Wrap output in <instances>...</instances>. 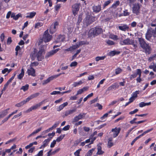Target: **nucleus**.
<instances>
[{"label":"nucleus","mask_w":156,"mask_h":156,"mask_svg":"<svg viewBox=\"0 0 156 156\" xmlns=\"http://www.w3.org/2000/svg\"><path fill=\"white\" fill-rule=\"evenodd\" d=\"M138 40L140 46L145 51L146 54H149L150 53L151 48L148 44H147L144 39L142 37H138Z\"/></svg>","instance_id":"obj_1"},{"label":"nucleus","mask_w":156,"mask_h":156,"mask_svg":"<svg viewBox=\"0 0 156 156\" xmlns=\"http://www.w3.org/2000/svg\"><path fill=\"white\" fill-rule=\"evenodd\" d=\"M102 32V29L100 27H95L90 29L89 33L94 36H97Z\"/></svg>","instance_id":"obj_2"},{"label":"nucleus","mask_w":156,"mask_h":156,"mask_svg":"<svg viewBox=\"0 0 156 156\" xmlns=\"http://www.w3.org/2000/svg\"><path fill=\"white\" fill-rule=\"evenodd\" d=\"M95 17L91 16L90 15H87L86 17L84 19V23L86 24L87 26L91 23L95 21Z\"/></svg>","instance_id":"obj_3"},{"label":"nucleus","mask_w":156,"mask_h":156,"mask_svg":"<svg viewBox=\"0 0 156 156\" xmlns=\"http://www.w3.org/2000/svg\"><path fill=\"white\" fill-rule=\"evenodd\" d=\"M52 38V36L48 33V30H46L44 33L43 37V40L45 42L49 41Z\"/></svg>","instance_id":"obj_4"},{"label":"nucleus","mask_w":156,"mask_h":156,"mask_svg":"<svg viewBox=\"0 0 156 156\" xmlns=\"http://www.w3.org/2000/svg\"><path fill=\"white\" fill-rule=\"evenodd\" d=\"M44 53V49L41 48L37 53L34 54V55L37 57L38 61H40L43 58L42 55Z\"/></svg>","instance_id":"obj_5"},{"label":"nucleus","mask_w":156,"mask_h":156,"mask_svg":"<svg viewBox=\"0 0 156 156\" xmlns=\"http://www.w3.org/2000/svg\"><path fill=\"white\" fill-rule=\"evenodd\" d=\"M133 40L129 38L123 40L121 39L120 41L119 44L121 45H130L131 44H132V41Z\"/></svg>","instance_id":"obj_6"},{"label":"nucleus","mask_w":156,"mask_h":156,"mask_svg":"<svg viewBox=\"0 0 156 156\" xmlns=\"http://www.w3.org/2000/svg\"><path fill=\"white\" fill-rule=\"evenodd\" d=\"M58 23L57 22L52 23L51 26L49 31L51 34H53L56 31V28L58 27Z\"/></svg>","instance_id":"obj_7"},{"label":"nucleus","mask_w":156,"mask_h":156,"mask_svg":"<svg viewBox=\"0 0 156 156\" xmlns=\"http://www.w3.org/2000/svg\"><path fill=\"white\" fill-rule=\"evenodd\" d=\"M140 6L138 3H135L133 5V12L134 13L137 15L140 13Z\"/></svg>","instance_id":"obj_8"},{"label":"nucleus","mask_w":156,"mask_h":156,"mask_svg":"<svg viewBox=\"0 0 156 156\" xmlns=\"http://www.w3.org/2000/svg\"><path fill=\"white\" fill-rule=\"evenodd\" d=\"M80 5L79 4L76 3L73 5L72 6L73 12L75 16L77 14L79 10Z\"/></svg>","instance_id":"obj_9"},{"label":"nucleus","mask_w":156,"mask_h":156,"mask_svg":"<svg viewBox=\"0 0 156 156\" xmlns=\"http://www.w3.org/2000/svg\"><path fill=\"white\" fill-rule=\"evenodd\" d=\"M141 71L140 69H137L136 70V73H134L133 74H131L130 76V79L132 80V79L136 78L137 76H141Z\"/></svg>","instance_id":"obj_10"},{"label":"nucleus","mask_w":156,"mask_h":156,"mask_svg":"<svg viewBox=\"0 0 156 156\" xmlns=\"http://www.w3.org/2000/svg\"><path fill=\"white\" fill-rule=\"evenodd\" d=\"M141 71L140 69H137L136 70V73H134L133 74H131L130 76V79L132 80V79L136 78L137 76H141Z\"/></svg>","instance_id":"obj_11"},{"label":"nucleus","mask_w":156,"mask_h":156,"mask_svg":"<svg viewBox=\"0 0 156 156\" xmlns=\"http://www.w3.org/2000/svg\"><path fill=\"white\" fill-rule=\"evenodd\" d=\"M141 71L140 69H137L136 70V73H134L133 74H131L130 76V79L132 80V79L136 78L137 76H141Z\"/></svg>","instance_id":"obj_12"},{"label":"nucleus","mask_w":156,"mask_h":156,"mask_svg":"<svg viewBox=\"0 0 156 156\" xmlns=\"http://www.w3.org/2000/svg\"><path fill=\"white\" fill-rule=\"evenodd\" d=\"M152 35H153V30L152 29L149 30L146 34V39L149 40Z\"/></svg>","instance_id":"obj_13"},{"label":"nucleus","mask_w":156,"mask_h":156,"mask_svg":"<svg viewBox=\"0 0 156 156\" xmlns=\"http://www.w3.org/2000/svg\"><path fill=\"white\" fill-rule=\"evenodd\" d=\"M121 130L120 128L115 127L114 129H112V131L113 132V137L115 138L118 136Z\"/></svg>","instance_id":"obj_14"},{"label":"nucleus","mask_w":156,"mask_h":156,"mask_svg":"<svg viewBox=\"0 0 156 156\" xmlns=\"http://www.w3.org/2000/svg\"><path fill=\"white\" fill-rule=\"evenodd\" d=\"M59 48H57L48 52L46 55V57H49L52 56L56 53L59 50Z\"/></svg>","instance_id":"obj_15"},{"label":"nucleus","mask_w":156,"mask_h":156,"mask_svg":"<svg viewBox=\"0 0 156 156\" xmlns=\"http://www.w3.org/2000/svg\"><path fill=\"white\" fill-rule=\"evenodd\" d=\"M51 139V138H49L45 140L43 142V144L39 148L40 149L44 148L48 144V143H49V142H50Z\"/></svg>","instance_id":"obj_16"},{"label":"nucleus","mask_w":156,"mask_h":156,"mask_svg":"<svg viewBox=\"0 0 156 156\" xmlns=\"http://www.w3.org/2000/svg\"><path fill=\"white\" fill-rule=\"evenodd\" d=\"M92 9L94 12L98 13L101 10V7L100 5H94L93 6Z\"/></svg>","instance_id":"obj_17"},{"label":"nucleus","mask_w":156,"mask_h":156,"mask_svg":"<svg viewBox=\"0 0 156 156\" xmlns=\"http://www.w3.org/2000/svg\"><path fill=\"white\" fill-rule=\"evenodd\" d=\"M27 73L29 75H31L33 76H35V70L32 68H31L29 69H28L27 71Z\"/></svg>","instance_id":"obj_18"},{"label":"nucleus","mask_w":156,"mask_h":156,"mask_svg":"<svg viewBox=\"0 0 156 156\" xmlns=\"http://www.w3.org/2000/svg\"><path fill=\"white\" fill-rule=\"evenodd\" d=\"M89 87H84L82 89H80L78 90L76 95L80 94L82 93L83 92L87 91L88 90Z\"/></svg>","instance_id":"obj_19"},{"label":"nucleus","mask_w":156,"mask_h":156,"mask_svg":"<svg viewBox=\"0 0 156 156\" xmlns=\"http://www.w3.org/2000/svg\"><path fill=\"white\" fill-rule=\"evenodd\" d=\"M118 27L120 30L123 31H125L128 30L129 28L128 25L126 24H123L119 26Z\"/></svg>","instance_id":"obj_20"},{"label":"nucleus","mask_w":156,"mask_h":156,"mask_svg":"<svg viewBox=\"0 0 156 156\" xmlns=\"http://www.w3.org/2000/svg\"><path fill=\"white\" fill-rule=\"evenodd\" d=\"M39 94H40L39 93L34 94L30 96L26 99H27V101L28 102L30 100H31L32 99L34 98H35L37 97L38 96Z\"/></svg>","instance_id":"obj_21"},{"label":"nucleus","mask_w":156,"mask_h":156,"mask_svg":"<svg viewBox=\"0 0 156 156\" xmlns=\"http://www.w3.org/2000/svg\"><path fill=\"white\" fill-rule=\"evenodd\" d=\"M68 104L67 102H65L63 104L60 105L57 108V110L58 111H60L62 110L64 107L67 106Z\"/></svg>","instance_id":"obj_22"},{"label":"nucleus","mask_w":156,"mask_h":156,"mask_svg":"<svg viewBox=\"0 0 156 156\" xmlns=\"http://www.w3.org/2000/svg\"><path fill=\"white\" fill-rule=\"evenodd\" d=\"M83 82L82 80H80L77 82H74L72 84V86L74 87H76L81 85L83 84Z\"/></svg>","instance_id":"obj_23"},{"label":"nucleus","mask_w":156,"mask_h":156,"mask_svg":"<svg viewBox=\"0 0 156 156\" xmlns=\"http://www.w3.org/2000/svg\"><path fill=\"white\" fill-rule=\"evenodd\" d=\"M28 101H27V99H26V100H23L19 103H17L15 105V106L17 107H20L21 106L23 105L24 104H25L27 102H28Z\"/></svg>","instance_id":"obj_24"},{"label":"nucleus","mask_w":156,"mask_h":156,"mask_svg":"<svg viewBox=\"0 0 156 156\" xmlns=\"http://www.w3.org/2000/svg\"><path fill=\"white\" fill-rule=\"evenodd\" d=\"M53 79H54V78L53 76H51L46 80H44L42 83V84L44 85H45L49 82L51 81Z\"/></svg>","instance_id":"obj_25"},{"label":"nucleus","mask_w":156,"mask_h":156,"mask_svg":"<svg viewBox=\"0 0 156 156\" xmlns=\"http://www.w3.org/2000/svg\"><path fill=\"white\" fill-rule=\"evenodd\" d=\"M80 45V42L78 44H76V45H73L70 47L71 50V52L73 51L74 50L77 48Z\"/></svg>","instance_id":"obj_26"},{"label":"nucleus","mask_w":156,"mask_h":156,"mask_svg":"<svg viewBox=\"0 0 156 156\" xmlns=\"http://www.w3.org/2000/svg\"><path fill=\"white\" fill-rule=\"evenodd\" d=\"M65 39V37L64 36L60 35L58 36L57 38L56 42H60L61 41H64Z\"/></svg>","instance_id":"obj_27"},{"label":"nucleus","mask_w":156,"mask_h":156,"mask_svg":"<svg viewBox=\"0 0 156 156\" xmlns=\"http://www.w3.org/2000/svg\"><path fill=\"white\" fill-rule=\"evenodd\" d=\"M151 104V102H149L148 103H145L144 102H142L139 103V106L140 107L142 108L146 106L149 105Z\"/></svg>","instance_id":"obj_28"},{"label":"nucleus","mask_w":156,"mask_h":156,"mask_svg":"<svg viewBox=\"0 0 156 156\" xmlns=\"http://www.w3.org/2000/svg\"><path fill=\"white\" fill-rule=\"evenodd\" d=\"M9 109V108L7 109H6L0 112V117H3L5 116L7 114V111Z\"/></svg>","instance_id":"obj_29"},{"label":"nucleus","mask_w":156,"mask_h":156,"mask_svg":"<svg viewBox=\"0 0 156 156\" xmlns=\"http://www.w3.org/2000/svg\"><path fill=\"white\" fill-rule=\"evenodd\" d=\"M97 149L98 152L97 154L101 155L104 153V152L101 150V147L100 146H98Z\"/></svg>","instance_id":"obj_30"},{"label":"nucleus","mask_w":156,"mask_h":156,"mask_svg":"<svg viewBox=\"0 0 156 156\" xmlns=\"http://www.w3.org/2000/svg\"><path fill=\"white\" fill-rule=\"evenodd\" d=\"M43 101H42V102H41L35 105H34L33 106H32V107L33 108V110H35L37 109L38 107H39L40 106H41L43 104Z\"/></svg>","instance_id":"obj_31"},{"label":"nucleus","mask_w":156,"mask_h":156,"mask_svg":"<svg viewBox=\"0 0 156 156\" xmlns=\"http://www.w3.org/2000/svg\"><path fill=\"white\" fill-rule=\"evenodd\" d=\"M36 13L35 12H31L28 14L29 15L26 16V17L27 18H33L36 15Z\"/></svg>","instance_id":"obj_32"},{"label":"nucleus","mask_w":156,"mask_h":156,"mask_svg":"<svg viewBox=\"0 0 156 156\" xmlns=\"http://www.w3.org/2000/svg\"><path fill=\"white\" fill-rule=\"evenodd\" d=\"M24 75V72L23 69H21V73L18 76V78L20 80H21Z\"/></svg>","instance_id":"obj_33"},{"label":"nucleus","mask_w":156,"mask_h":156,"mask_svg":"<svg viewBox=\"0 0 156 156\" xmlns=\"http://www.w3.org/2000/svg\"><path fill=\"white\" fill-rule=\"evenodd\" d=\"M14 76L15 75L12 76V77L7 81L6 84L4 85V86L7 87L9 84L11 83L12 80L14 79Z\"/></svg>","instance_id":"obj_34"},{"label":"nucleus","mask_w":156,"mask_h":156,"mask_svg":"<svg viewBox=\"0 0 156 156\" xmlns=\"http://www.w3.org/2000/svg\"><path fill=\"white\" fill-rule=\"evenodd\" d=\"M75 111L76 110L75 109L67 111L66 112L65 116H67L73 113V112H75Z\"/></svg>","instance_id":"obj_35"},{"label":"nucleus","mask_w":156,"mask_h":156,"mask_svg":"<svg viewBox=\"0 0 156 156\" xmlns=\"http://www.w3.org/2000/svg\"><path fill=\"white\" fill-rule=\"evenodd\" d=\"M122 69L119 68H117L115 69V74L116 75H118L122 72Z\"/></svg>","instance_id":"obj_36"},{"label":"nucleus","mask_w":156,"mask_h":156,"mask_svg":"<svg viewBox=\"0 0 156 156\" xmlns=\"http://www.w3.org/2000/svg\"><path fill=\"white\" fill-rule=\"evenodd\" d=\"M119 1H117L112 5V7L113 9H115L119 5Z\"/></svg>","instance_id":"obj_37"},{"label":"nucleus","mask_w":156,"mask_h":156,"mask_svg":"<svg viewBox=\"0 0 156 156\" xmlns=\"http://www.w3.org/2000/svg\"><path fill=\"white\" fill-rule=\"evenodd\" d=\"M110 38L114 40H117L119 39L118 36L114 34H111L110 36Z\"/></svg>","instance_id":"obj_38"},{"label":"nucleus","mask_w":156,"mask_h":156,"mask_svg":"<svg viewBox=\"0 0 156 156\" xmlns=\"http://www.w3.org/2000/svg\"><path fill=\"white\" fill-rule=\"evenodd\" d=\"M29 87V85L27 84H26L25 86H23L21 88V90H22L24 91H25L27 90Z\"/></svg>","instance_id":"obj_39"},{"label":"nucleus","mask_w":156,"mask_h":156,"mask_svg":"<svg viewBox=\"0 0 156 156\" xmlns=\"http://www.w3.org/2000/svg\"><path fill=\"white\" fill-rule=\"evenodd\" d=\"M65 135H61L59 137H58L56 140V141L58 142L60 141L64 137Z\"/></svg>","instance_id":"obj_40"},{"label":"nucleus","mask_w":156,"mask_h":156,"mask_svg":"<svg viewBox=\"0 0 156 156\" xmlns=\"http://www.w3.org/2000/svg\"><path fill=\"white\" fill-rule=\"evenodd\" d=\"M153 130V128H151L150 129H148L145 131H144L143 133L140 135L139 136L140 137L143 136L144 135L146 134V133L150 132L152 130Z\"/></svg>","instance_id":"obj_41"},{"label":"nucleus","mask_w":156,"mask_h":156,"mask_svg":"<svg viewBox=\"0 0 156 156\" xmlns=\"http://www.w3.org/2000/svg\"><path fill=\"white\" fill-rule=\"evenodd\" d=\"M42 128L41 127H40L38 129H37L35 131L33 132L32 133L30 134L31 136H33L34 134L37 133L38 132L41 131V130Z\"/></svg>","instance_id":"obj_42"},{"label":"nucleus","mask_w":156,"mask_h":156,"mask_svg":"<svg viewBox=\"0 0 156 156\" xmlns=\"http://www.w3.org/2000/svg\"><path fill=\"white\" fill-rule=\"evenodd\" d=\"M116 85H112L109 87L107 89V90L110 91L112 90L113 89L116 88Z\"/></svg>","instance_id":"obj_43"},{"label":"nucleus","mask_w":156,"mask_h":156,"mask_svg":"<svg viewBox=\"0 0 156 156\" xmlns=\"http://www.w3.org/2000/svg\"><path fill=\"white\" fill-rule=\"evenodd\" d=\"M132 44H131L130 45H132L134 47V48L133 49V50L134 51H136V48L137 47V46L136 44L134 43V40H133L132 41Z\"/></svg>","instance_id":"obj_44"},{"label":"nucleus","mask_w":156,"mask_h":156,"mask_svg":"<svg viewBox=\"0 0 156 156\" xmlns=\"http://www.w3.org/2000/svg\"><path fill=\"white\" fill-rule=\"evenodd\" d=\"M105 58V56H98L95 58V60L96 61H98L100 60H103Z\"/></svg>","instance_id":"obj_45"},{"label":"nucleus","mask_w":156,"mask_h":156,"mask_svg":"<svg viewBox=\"0 0 156 156\" xmlns=\"http://www.w3.org/2000/svg\"><path fill=\"white\" fill-rule=\"evenodd\" d=\"M43 26V24L42 23L40 22H38L37 23H36L35 26V28H39V27L42 26Z\"/></svg>","instance_id":"obj_46"},{"label":"nucleus","mask_w":156,"mask_h":156,"mask_svg":"<svg viewBox=\"0 0 156 156\" xmlns=\"http://www.w3.org/2000/svg\"><path fill=\"white\" fill-rule=\"evenodd\" d=\"M139 91H136L135 92L133 93V95L132 96L133 97L135 98L137 97V94H139Z\"/></svg>","instance_id":"obj_47"},{"label":"nucleus","mask_w":156,"mask_h":156,"mask_svg":"<svg viewBox=\"0 0 156 156\" xmlns=\"http://www.w3.org/2000/svg\"><path fill=\"white\" fill-rule=\"evenodd\" d=\"M94 150V149L93 148L91 150H89L87 153V156H91L93 151Z\"/></svg>","instance_id":"obj_48"},{"label":"nucleus","mask_w":156,"mask_h":156,"mask_svg":"<svg viewBox=\"0 0 156 156\" xmlns=\"http://www.w3.org/2000/svg\"><path fill=\"white\" fill-rule=\"evenodd\" d=\"M111 2V0H109L105 2L103 5L104 8L108 5Z\"/></svg>","instance_id":"obj_49"},{"label":"nucleus","mask_w":156,"mask_h":156,"mask_svg":"<svg viewBox=\"0 0 156 156\" xmlns=\"http://www.w3.org/2000/svg\"><path fill=\"white\" fill-rule=\"evenodd\" d=\"M106 43L108 44L109 45H112L115 44L114 42L113 41L109 40L106 41Z\"/></svg>","instance_id":"obj_50"},{"label":"nucleus","mask_w":156,"mask_h":156,"mask_svg":"<svg viewBox=\"0 0 156 156\" xmlns=\"http://www.w3.org/2000/svg\"><path fill=\"white\" fill-rule=\"evenodd\" d=\"M155 58H156V54H155L150 57L148 59V61L150 62L154 59Z\"/></svg>","instance_id":"obj_51"},{"label":"nucleus","mask_w":156,"mask_h":156,"mask_svg":"<svg viewBox=\"0 0 156 156\" xmlns=\"http://www.w3.org/2000/svg\"><path fill=\"white\" fill-rule=\"evenodd\" d=\"M82 20V16L81 15H80L77 19V23L79 24V23H80Z\"/></svg>","instance_id":"obj_52"},{"label":"nucleus","mask_w":156,"mask_h":156,"mask_svg":"<svg viewBox=\"0 0 156 156\" xmlns=\"http://www.w3.org/2000/svg\"><path fill=\"white\" fill-rule=\"evenodd\" d=\"M140 138V137L139 136L136 137V138H135L131 143V145H133V144L135 142V141Z\"/></svg>","instance_id":"obj_53"},{"label":"nucleus","mask_w":156,"mask_h":156,"mask_svg":"<svg viewBox=\"0 0 156 156\" xmlns=\"http://www.w3.org/2000/svg\"><path fill=\"white\" fill-rule=\"evenodd\" d=\"M5 36L4 34V33H2L1 35V36L0 37V38L1 40V41L2 42H3L4 41V39H5Z\"/></svg>","instance_id":"obj_54"},{"label":"nucleus","mask_w":156,"mask_h":156,"mask_svg":"<svg viewBox=\"0 0 156 156\" xmlns=\"http://www.w3.org/2000/svg\"><path fill=\"white\" fill-rule=\"evenodd\" d=\"M56 140H54L51 143V145H50V147L51 148L53 147L56 144Z\"/></svg>","instance_id":"obj_55"},{"label":"nucleus","mask_w":156,"mask_h":156,"mask_svg":"<svg viewBox=\"0 0 156 156\" xmlns=\"http://www.w3.org/2000/svg\"><path fill=\"white\" fill-rule=\"evenodd\" d=\"M77 62L74 61L72 62L70 65V67L76 66H77Z\"/></svg>","instance_id":"obj_56"},{"label":"nucleus","mask_w":156,"mask_h":156,"mask_svg":"<svg viewBox=\"0 0 156 156\" xmlns=\"http://www.w3.org/2000/svg\"><path fill=\"white\" fill-rule=\"evenodd\" d=\"M81 150V149H80L78 150H77L74 153V154L75 156H76L79 155L80 153V151Z\"/></svg>","instance_id":"obj_57"},{"label":"nucleus","mask_w":156,"mask_h":156,"mask_svg":"<svg viewBox=\"0 0 156 156\" xmlns=\"http://www.w3.org/2000/svg\"><path fill=\"white\" fill-rule=\"evenodd\" d=\"M69 128L70 126L69 125H67L64 127L62 129V130L64 131H66L69 130Z\"/></svg>","instance_id":"obj_58"},{"label":"nucleus","mask_w":156,"mask_h":156,"mask_svg":"<svg viewBox=\"0 0 156 156\" xmlns=\"http://www.w3.org/2000/svg\"><path fill=\"white\" fill-rule=\"evenodd\" d=\"M43 150H42L40 151L36 156H42L43 155Z\"/></svg>","instance_id":"obj_59"},{"label":"nucleus","mask_w":156,"mask_h":156,"mask_svg":"<svg viewBox=\"0 0 156 156\" xmlns=\"http://www.w3.org/2000/svg\"><path fill=\"white\" fill-rule=\"evenodd\" d=\"M113 145V144L111 142L108 141V146L110 148Z\"/></svg>","instance_id":"obj_60"},{"label":"nucleus","mask_w":156,"mask_h":156,"mask_svg":"<svg viewBox=\"0 0 156 156\" xmlns=\"http://www.w3.org/2000/svg\"><path fill=\"white\" fill-rule=\"evenodd\" d=\"M109 55L111 56H113L116 55V51H112L109 53Z\"/></svg>","instance_id":"obj_61"},{"label":"nucleus","mask_w":156,"mask_h":156,"mask_svg":"<svg viewBox=\"0 0 156 156\" xmlns=\"http://www.w3.org/2000/svg\"><path fill=\"white\" fill-rule=\"evenodd\" d=\"M12 41L11 38V37H9L7 41V44H10Z\"/></svg>","instance_id":"obj_62"},{"label":"nucleus","mask_w":156,"mask_h":156,"mask_svg":"<svg viewBox=\"0 0 156 156\" xmlns=\"http://www.w3.org/2000/svg\"><path fill=\"white\" fill-rule=\"evenodd\" d=\"M136 23L135 21L133 22L131 24V26L132 27H135L136 25Z\"/></svg>","instance_id":"obj_63"},{"label":"nucleus","mask_w":156,"mask_h":156,"mask_svg":"<svg viewBox=\"0 0 156 156\" xmlns=\"http://www.w3.org/2000/svg\"><path fill=\"white\" fill-rule=\"evenodd\" d=\"M151 26L153 27L156 26V19H155L153 22L151 24Z\"/></svg>","instance_id":"obj_64"}]
</instances>
